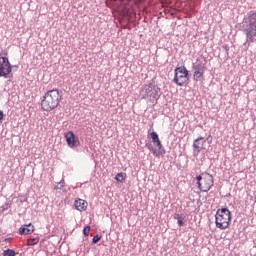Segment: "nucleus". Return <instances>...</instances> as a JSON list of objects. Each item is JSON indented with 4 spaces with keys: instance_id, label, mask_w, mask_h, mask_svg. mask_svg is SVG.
<instances>
[{
    "instance_id": "obj_1",
    "label": "nucleus",
    "mask_w": 256,
    "mask_h": 256,
    "mask_svg": "<svg viewBox=\"0 0 256 256\" xmlns=\"http://www.w3.org/2000/svg\"><path fill=\"white\" fill-rule=\"evenodd\" d=\"M242 29L246 35V42L244 45H251L255 43L256 39V10L249 11L242 21Z\"/></svg>"
},
{
    "instance_id": "obj_2",
    "label": "nucleus",
    "mask_w": 256,
    "mask_h": 256,
    "mask_svg": "<svg viewBox=\"0 0 256 256\" xmlns=\"http://www.w3.org/2000/svg\"><path fill=\"white\" fill-rule=\"evenodd\" d=\"M61 99H63V92L58 89H53L45 93L42 101L41 107L43 111H53V109H57L59 107V103H61Z\"/></svg>"
},
{
    "instance_id": "obj_3",
    "label": "nucleus",
    "mask_w": 256,
    "mask_h": 256,
    "mask_svg": "<svg viewBox=\"0 0 256 256\" xmlns=\"http://www.w3.org/2000/svg\"><path fill=\"white\" fill-rule=\"evenodd\" d=\"M216 227L218 229H228L231 223V211L227 208L218 209L215 215Z\"/></svg>"
},
{
    "instance_id": "obj_4",
    "label": "nucleus",
    "mask_w": 256,
    "mask_h": 256,
    "mask_svg": "<svg viewBox=\"0 0 256 256\" xmlns=\"http://www.w3.org/2000/svg\"><path fill=\"white\" fill-rule=\"evenodd\" d=\"M159 91H161L159 87H157L153 83H149L141 89L140 95L142 99H150L152 103H155V105H157V101H159L160 97Z\"/></svg>"
},
{
    "instance_id": "obj_5",
    "label": "nucleus",
    "mask_w": 256,
    "mask_h": 256,
    "mask_svg": "<svg viewBox=\"0 0 256 256\" xmlns=\"http://www.w3.org/2000/svg\"><path fill=\"white\" fill-rule=\"evenodd\" d=\"M173 83L178 87H185L189 83V70L185 66L176 67L174 70Z\"/></svg>"
},
{
    "instance_id": "obj_6",
    "label": "nucleus",
    "mask_w": 256,
    "mask_h": 256,
    "mask_svg": "<svg viewBox=\"0 0 256 256\" xmlns=\"http://www.w3.org/2000/svg\"><path fill=\"white\" fill-rule=\"evenodd\" d=\"M198 189L200 191L207 193V191H210L211 186L213 185V175L203 172L199 176L196 177Z\"/></svg>"
},
{
    "instance_id": "obj_7",
    "label": "nucleus",
    "mask_w": 256,
    "mask_h": 256,
    "mask_svg": "<svg viewBox=\"0 0 256 256\" xmlns=\"http://www.w3.org/2000/svg\"><path fill=\"white\" fill-rule=\"evenodd\" d=\"M13 66H11V62H9V58L5 56H0V77H4V79H11L13 77Z\"/></svg>"
},
{
    "instance_id": "obj_8",
    "label": "nucleus",
    "mask_w": 256,
    "mask_h": 256,
    "mask_svg": "<svg viewBox=\"0 0 256 256\" xmlns=\"http://www.w3.org/2000/svg\"><path fill=\"white\" fill-rule=\"evenodd\" d=\"M206 64L203 62L194 63L192 69L194 71V81H201L203 79V75H205V66Z\"/></svg>"
},
{
    "instance_id": "obj_9",
    "label": "nucleus",
    "mask_w": 256,
    "mask_h": 256,
    "mask_svg": "<svg viewBox=\"0 0 256 256\" xmlns=\"http://www.w3.org/2000/svg\"><path fill=\"white\" fill-rule=\"evenodd\" d=\"M65 139L67 142L68 147H71V149L75 147H79L81 143L79 142V137L73 133V131H69L65 134Z\"/></svg>"
},
{
    "instance_id": "obj_10",
    "label": "nucleus",
    "mask_w": 256,
    "mask_h": 256,
    "mask_svg": "<svg viewBox=\"0 0 256 256\" xmlns=\"http://www.w3.org/2000/svg\"><path fill=\"white\" fill-rule=\"evenodd\" d=\"M150 137L152 139V143L158 147L160 155H165V148L159 139V134H157V132H152L150 133Z\"/></svg>"
},
{
    "instance_id": "obj_11",
    "label": "nucleus",
    "mask_w": 256,
    "mask_h": 256,
    "mask_svg": "<svg viewBox=\"0 0 256 256\" xmlns=\"http://www.w3.org/2000/svg\"><path fill=\"white\" fill-rule=\"evenodd\" d=\"M207 143V140L203 137H199L193 142V153L195 156L199 155L201 153V149H203V146Z\"/></svg>"
},
{
    "instance_id": "obj_12",
    "label": "nucleus",
    "mask_w": 256,
    "mask_h": 256,
    "mask_svg": "<svg viewBox=\"0 0 256 256\" xmlns=\"http://www.w3.org/2000/svg\"><path fill=\"white\" fill-rule=\"evenodd\" d=\"M35 231V226L33 224H25L22 227L19 228L20 235H31Z\"/></svg>"
},
{
    "instance_id": "obj_13",
    "label": "nucleus",
    "mask_w": 256,
    "mask_h": 256,
    "mask_svg": "<svg viewBox=\"0 0 256 256\" xmlns=\"http://www.w3.org/2000/svg\"><path fill=\"white\" fill-rule=\"evenodd\" d=\"M87 201L83 199H78L74 201V207L77 211H86L87 210Z\"/></svg>"
},
{
    "instance_id": "obj_14",
    "label": "nucleus",
    "mask_w": 256,
    "mask_h": 256,
    "mask_svg": "<svg viewBox=\"0 0 256 256\" xmlns=\"http://www.w3.org/2000/svg\"><path fill=\"white\" fill-rule=\"evenodd\" d=\"M174 219L178 221L179 227H183V225H185V214H176L174 215Z\"/></svg>"
},
{
    "instance_id": "obj_15",
    "label": "nucleus",
    "mask_w": 256,
    "mask_h": 256,
    "mask_svg": "<svg viewBox=\"0 0 256 256\" xmlns=\"http://www.w3.org/2000/svg\"><path fill=\"white\" fill-rule=\"evenodd\" d=\"M39 243V236H36L34 238H29L27 240V245L28 246H33V245H37Z\"/></svg>"
},
{
    "instance_id": "obj_16",
    "label": "nucleus",
    "mask_w": 256,
    "mask_h": 256,
    "mask_svg": "<svg viewBox=\"0 0 256 256\" xmlns=\"http://www.w3.org/2000/svg\"><path fill=\"white\" fill-rule=\"evenodd\" d=\"M125 177H126V174L121 172L115 176V180L118 181L119 183H123V181H125Z\"/></svg>"
},
{
    "instance_id": "obj_17",
    "label": "nucleus",
    "mask_w": 256,
    "mask_h": 256,
    "mask_svg": "<svg viewBox=\"0 0 256 256\" xmlns=\"http://www.w3.org/2000/svg\"><path fill=\"white\" fill-rule=\"evenodd\" d=\"M16 253H15V250L13 249H7L3 252V256H15Z\"/></svg>"
},
{
    "instance_id": "obj_18",
    "label": "nucleus",
    "mask_w": 256,
    "mask_h": 256,
    "mask_svg": "<svg viewBox=\"0 0 256 256\" xmlns=\"http://www.w3.org/2000/svg\"><path fill=\"white\" fill-rule=\"evenodd\" d=\"M89 233H91V226H85L83 229L84 237H89Z\"/></svg>"
},
{
    "instance_id": "obj_19",
    "label": "nucleus",
    "mask_w": 256,
    "mask_h": 256,
    "mask_svg": "<svg viewBox=\"0 0 256 256\" xmlns=\"http://www.w3.org/2000/svg\"><path fill=\"white\" fill-rule=\"evenodd\" d=\"M100 241H101V235H99V234H96V235L93 237V239H92L93 245H97V243L100 242Z\"/></svg>"
},
{
    "instance_id": "obj_20",
    "label": "nucleus",
    "mask_w": 256,
    "mask_h": 256,
    "mask_svg": "<svg viewBox=\"0 0 256 256\" xmlns=\"http://www.w3.org/2000/svg\"><path fill=\"white\" fill-rule=\"evenodd\" d=\"M65 187V182L61 181L57 186H55V189H60L63 191V188Z\"/></svg>"
},
{
    "instance_id": "obj_21",
    "label": "nucleus",
    "mask_w": 256,
    "mask_h": 256,
    "mask_svg": "<svg viewBox=\"0 0 256 256\" xmlns=\"http://www.w3.org/2000/svg\"><path fill=\"white\" fill-rule=\"evenodd\" d=\"M222 49H224V51H226V54L229 55V49H230V47H229L228 44L222 45Z\"/></svg>"
},
{
    "instance_id": "obj_22",
    "label": "nucleus",
    "mask_w": 256,
    "mask_h": 256,
    "mask_svg": "<svg viewBox=\"0 0 256 256\" xmlns=\"http://www.w3.org/2000/svg\"><path fill=\"white\" fill-rule=\"evenodd\" d=\"M122 4L125 5V9H127V6L131 3V0H121Z\"/></svg>"
},
{
    "instance_id": "obj_23",
    "label": "nucleus",
    "mask_w": 256,
    "mask_h": 256,
    "mask_svg": "<svg viewBox=\"0 0 256 256\" xmlns=\"http://www.w3.org/2000/svg\"><path fill=\"white\" fill-rule=\"evenodd\" d=\"M4 117H5V114L3 113V111L0 110V123H2Z\"/></svg>"
},
{
    "instance_id": "obj_24",
    "label": "nucleus",
    "mask_w": 256,
    "mask_h": 256,
    "mask_svg": "<svg viewBox=\"0 0 256 256\" xmlns=\"http://www.w3.org/2000/svg\"><path fill=\"white\" fill-rule=\"evenodd\" d=\"M135 5H141L145 0H133Z\"/></svg>"
},
{
    "instance_id": "obj_25",
    "label": "nucleus",
    "mask_w": 256,
    "mask_h": 256,
    "mask_svg": "<svg viewBox=\"0 0 256 256\" xmlns=\"http://www.w3.org/2000/svg\"><path fill=\"white\" fill-rule=\"evenodd\" d=\"M149 151H153V148L151 146H148Z\"/></svg>"
},
{
    "instance_id": "obj_26",
    "label": "nucleus",
    "mask_w": 256,
    "mask_h": 256,
    "mask_svg": "<svg viewBox=\"0 0 256 256\" xmlns=\"http://www.w3.org/2000/svg\"><path fill=\"white\" fill-rule=\"evenodd\" d=\"M156 151L154 150L153 154L155 155Z\"/></svg>"
}]
</instances>
